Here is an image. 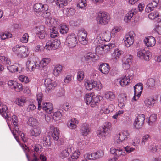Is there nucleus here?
I'll return each mask as SVG.
<instances>
[{
    "instance_id": "f257e3e1",
    "label": "nucleus",
    "mask_w": 161,
    "mask_h": 161,
    "mask_svg": "<svg viewBox=\"0 0 161 161\" xmlns=\"http://www.w3.org/2000/svg\"><path fill=\"white\" fill-rule=\"evenodd\" d=\"M110 19L109 14L106 12L100 11L98 13V23L99 25H105L108 24Z\"/></svg>"
},
{
    "instance_id": "f03ea898",
    "label": "nucleus",
    "mask_w": 161,
    "mask_h": 161,
    "mask_svg": "<svg viewBox=\"0 0 161 161\" xmlns=\"http://www.w3.org/2000/svg\"><path fill=\"white\" fill-rule=\"evenodd\" d=\"M38 59L34 56L29 58L27 61V68L30 71H33L35 69L39 68L38 63Z\"/></svg>"
},
{
    "instance_id": "7ed1b4c3",
    "label": "nucleus",
    "mask_w": 161,
    "mask_h": 161,
    "mask_svg": "<svg viewBox=\"0 0 161 161\" xmlns=\"http://www.w3.org/2000/svg\"><path fill=\"white\" fill-rule=\"evenodd\" d=\"M111 37V34L108 31L103 32L99 34L95 41V43L100 44L102 43L103 41H108Z\"/></svg>"
},
{
    "instance_id": "20e7f679",
    "label": "nucleus",
    "mask_w": 161,
    "mask_h": 161,
    "mask_svg": "<svg viewBox=\"0 0 161 161\" xmlns=\"http://www.w3.org/2000/svg\"><path fill=\"white\" fill-rule=\"evenodd\" d=\"M78 42L77 37L74 34H71L66 37L65 43L70 48L75 47Z\"/></svg>"
},
{
    "instance_id": "39448f33",
    "label": "nucleus",
    "mask_w": 161,
    "mask_h": 161,
    "mask_svg": "<svg viewBox=\"0 0 161 161\" xmlns=\"http://www.w3.org/2000/svg\"><path fill=\"white\" fill-rule=\"evenodd\" d=\"M111 123H107L103 127L101 128L97 131V136L99 137H103L108 134L111 130Z\"/></svg>"
},
{
    "instance_id": "423d86ee",
    "label": "nucleus",
    "mask_w": 161,
    "mask_h": 161,
    "mask_svg": "<svg viewBox=\"0 0 161 161\" xmlns=\"http://www.w3.org/2000/svg\"><path fill=\"white\" fill-rule=\"evenodd\" d=\"M134 93L133 99L136 101L140 97L142 92L143 89V85L142 83H139L135 85L134 87Z\"/></svg>"
},
{
    "instance_id": "0eeeda50",
    "label": "nucleus",
    "mask_w": 161,
    "mask_h": 161,
    "mask_svg": "<svg viewBox=\"0 0 161 161\" xmlns=\"http://www.w3.org/2000/svg\"><path fill=\"white\" fill-rule=\"evenodd\" d=\"M135 35L133 31H131L125 35V43L127 47H129L133 44Z\"/></svg>"
},
{
    "instance_id": "6e6552de",
    "label": "nucleus",
    "mask_w": 161,
    "mask_h": 161,
    "mask_svg": "<svg viewBox=\"0 0 161 161\" xmlns=\"http://www.w3.org/2000/svg\"><path fill=\"white\" fill-rule=\"evenodd\" d=\"M145 119V116L143 114L139 115L135 119L134 123V127L136 129L142 127Z\"/></svg>"
},
{
    "instance_id": "1a4fd4ad",
    "label": "nucleus",
    "mask_w": 161,
    "mask_h": 161,
    "mask_svg": "<svg viewBox=\"0 0 161 161\" xmlns=\"http://www.w3.org/2000/svg\"><path fill=\"white\" fill-rule=\"evenodd\" d=\"M59 43L57 39L50 40L46 43L45 48L49 50H55L58 48L59 47Z\"/></svg>"
},
{
    "instance_id": "9d476101",
    "label": "nucleus",
    "mask_w": 161,
    "mask_h": 161,
    "mask_svg": "<svg viewBox=\"0 0 161 161\" xmlns=\"http://www.w3.org/2000/svg\"><path fill=\"white\" fill-rule=\"evenodd\" d=\"M130 133L127 130H125L119 134L118 136L115 138V142L119 143L125 140H127L129 137Z\"/></svg>"
},
{
    "instance_id": "9b49d317",
    "label": "nucleus",
    "mask_w": 161,
    "mask_h": 161,
    "mask_svg": "<svg viewBox=\"0 0 161 161\" xmlns=\"http://www.w3.org/2000/svg\"><path fill=\"white\" fill-rule=\"evenodd\" d=\"M58 129L52 125L50 127V131L49 133L55 140L57 141L59 138Z\"/></svg>"
},
{
    "instance_id": "f8f14e48",
    "label": "nucleus",
    "mask_w": 161,
    "mask_h": 161,
    "mask_svg": "<svg viewBox=\"0 0 161 161\" xmlns=\"http://www.w3.org/2000/svg\"><path fill=\"white\" fill-rule=\"evenodd\" d=\"M48 7V6L47 4L43 5L40 3H36L33 7L34 10L37 14H41L43 11L44 10V8L47 9V8Z\"/></svg>"
},
{
    "instance_id": "ddd939ff",
    "label": "nucleus",
    "mask_w": 161,
    "mask_h": 161,
    "mask_svg": "<svg viewBox=\"0 0 161 161\" xmlns=\"http://www.w3.org/2000/svg\"><path fill=\"white\" fill-rule=\"evenodd\" d=\"M150 53L148 51H146L145 50H140L137 52V56L141 58H143L146 61L149 59Z\"/></svg>"
},
{
    "instance_id": "4468645a",
    "label": "nucleus",
    "mask_w": 161,
    "mask_h": 161,
    "mask_svg": "<svg viewBox=\"0 0 161 161\" xmlns=\"http://www.w3.org/2000/svg\"><path fill=\"white\" fill-rule=\"evenodd\" d=\"M42 107L43 110L48 113H51L53 109V106L50 103L43 102Z\"/></svg>"
},
{
    "instance_id": "2eb2a0df",
    "label": "nucleus",
    "mask_w": 161,
    "mask_h": 161,
    "mask_svg": "<svg viewBox=\"0 0 161 161\" xmlns=\"http://www.w3.org/2000/svg\"><path fill=\"white\" fill-rule=\"evenodd\" d=\"M8 108L6 105H3L1 109L0 108V114L2 116L7 120H9L11 119V117L8 114Z\"/></svg>"
},
{
    "instance_id": "dca6fc26",
    "label": "nucleus",
    "mask_w": 161,
    "mask_h": 161,
    "mask_svg": "<svg viewBox=\"0 0 161 161\" xmlns=\"http://www.w3.org/2000/svg\"><path fill=\"white\" fill-rule=\"evenodd\" d=\"M19 52L18 53V56L21 58H25L28 56V51L27 48L25 46H22L19 50Z\"/></svg>"
},
{
    "instance_id": "f3484780",
    "label": "nucleus",
    "mask_w": 161,
    "mask_h": 161,
    "mask_svg": "<svg viewBox=\"0 0 161 161\" xmlns=\"http://www.w3.org/2000/svg\"><path fill=\"white\" fill-rule=\"evenodd\" d=\"M146 45L148 47L153 46L156 43L155 38L153 36H150L146 38L144 40Z\"/></svg>"
},
{
    "instance_id": "a211bd4d",
    "label": "nucleus",
    "mask_w": 161,
    "mask_h": 161,
    "mask_svg": "<svg viewBox=\"0 0 161 161\" xmlns=\"http://www.w3.org/2000/svg\"><path fill=\"white\" fill-rule=\"evenodd\" d=\"M127 97L125 94H121L119 96L118 100L119 102L118 106L121 108L125 106V102L127 100Z\"/></svg>"
},
{
    "instance_id": "6ab92c4d",
    "label": "nucleus",
    "mask_w": 161,
    "mask_h": 161,
    "mask_svg": "<svg viewBox=\"0 0 161 161\" xmlns=\"http://www.w3.org/2000/svg\"><path fill=\"white\" fill-rule=\"evenodd\" d=\"M121 86L122 87L128 85L130 81V78H128L126 76H124L117 80Z\"/></svg>"
},
{
    "instance_id": "aec40b11",
    "label": "nucleus",
    "mask_w": 161,
    "mask_h": 161,
    "mask_svg": "<svg viewBox=\"0 0 161 161\" xmlns=\"http://www.w3.org/2000/svg\"><path fill=\"white\" fill-rule=\"evenodd\" d=\"M81 130L83 136H87L90 132V129L89 125L86 123L83 124L82 125Z\"/></svg>"
},
{
    "instance_id": "412c9836",
    "label": "nucleus",
    "mask_w": 161,
    "mask_h": 161,
    "mask_svg": "<svg viewBox=\"0 0 161 161\" xmlns=\"http://www.w3.org/2000/svg\"><path fill=\"white\" fill-rule=\"evenodd\" d=\"M99 70L103 73L108 74L109 71V67L108 64L103 63L99 68Z\"/></svg>"
},
{
    "instance_id": "4be33fe9",
    "label": "nucleus",
    "mask_w": 161,
    "mask_h": 161,
    "mask_svg": "<svg viewBox=\"0 0 161 161\" xmlns=\"http://www.w3.org/2000/svg\"><path fill=\"white\" fill-rule=\"evenodd\" d=\"M123 53L124 52L118 49H115L112 54V58L114 60H117Z\"/></svg>"
},
{
    "instance_id": "5701e85b",
    "label": "nucleus",
    "mask_w": 161,
    "mask_h": 161,
    "mask_svg": "<svg viewBox=\"0 0 161 161\" xmlns=\"http://www.w3.org/2000/svg\"><path fill=\"white\" fill-rule=\"evenodd\" d=\"M41 130L39 128L36 127L31 129L30 131V134L31 136L36 137L40 134Z\"/></svg>"
},
{
    "instance_id": "b1692460",
    "label": "nucleus",
    "mask_w": 161,
    "mask_h": 161,
    "mask_svg": "<svg viewBox=\"0 0 161 161\" xmlns=\"http://www.w3.org/2000/svg\"><path fill=\"white\" fill-rule=\"evenodd\" d=\"M50 36L52 38H55L58 35V32L55 27L52 26L50 29Z\"/></svg>"
},
{
    "instance_id": "393cba45",
    "label": "nucleus",
    "mask_w": 161,
    "mask_h": 161,
    "mask_svg": "<svg viewBox=\"0 0 161 161\" xmlns=\"http://www.w3.org/2000/svg\"><path fill=\"white\" fill-rule=\"evenodd\" d=\"M104 97L107 99L112 101L115 98V96L114 92L111 91H108L105 92Z\"/></svg>"
},
{
    "instance_id": "a878e982",
    "label": "nucleus",
    "mask_w": 161,
    "mask_h": 161,
    "mask_svg": "<svg viewBox=\"0 0 161 161\" xmlns=\"http://www.w3.org/2000/svg\"><path fill=\"white\" fill-rule=\"evenodd\" d=\"M26 102V99L25 97H21L16 98L15 103L19 106H23Z\"/></svg>"
},
{
    "instance_id": "bb28decb",
    "label": "nucleus",
    "mask_w": 161,
    "mask_h": 161,
    "mask_svg": "<svg viewBox=\"0 0 161 161\" xmlns=\"http://www.w3.org/2000/svg\"><path fill=\"white\" fill-rule=\"evenodd\" d=\"M96 54L94 53H88L86 54L84 57L85 60L88 61L93 59L95 60L97 59H96Z\"/></svg>"
},
{
    "instance_id": "cd10ccee",
    "label": "nucleus",
    "mask_w": 161,
    "mask_h": 161,
    "mask_svg": "<svg viewBox=\"0 0 161 161\" xmlns=\"http://www.w3.org/2000/svg\"><path fill=\"white\" fill-rule=\"evenodd\" d=\"M115 107L113 104H110L107 108H103L101 109L102 112L104 113L105 114H108L110 112H112L114 110Z\"/></svg>"
},
{
    "instance_id": "c85d7f7f",
    "label": "nucleus",
    "mask_w": 161,
    "mask_h": 161,
    "mask_svg": "<svg viewBox=\"0 0 161 161\" xmlns=\"http://www.w3.org/2000/svg\"><path fill=\"white\" fill-rule=\"evenodd\" d=\"M51 60L49 58H43L40 62L38 65L39 66V68H42L46 66L49 64Z\"/></svg>"
},
{
    "instance_id": "c756f323",
    "label": "nucleus",
    "mask_w": 161,
    "mask_h": 161,
    "mask_svg": "<svg viewBox=\"0 0 161 161\" xmlns=\"http://www.w3.org/2000/svg\"><path fill=\"white\" fill-rule=\"evenodd\" d=\"M62 69V67L60 65H56L53 69V73L55 76H58L61 73Z\"/></svg>"
},
{
    "instance_id": "7c9ffc66",
    "label": "nucleus",
    "mask_w": 161,
    "mask_h": 161,
    "mask_svg": "<svg viewBox=\"0 0 161 161\" xmlns=\"http://www.w3.org/2000/svg\"><path fill=\"white\" fill-rule=\"evenodd\" d=\"M105 53L109 52L111 49L115 47L114 43H110L108 45H104L102 46Z\"/></svg>"
},
{
    "instance_id": "2f4dec72",
    "label": "nucleus",
    "mask_w": 161,
    "mask_h": 161,
    "mask_svg": "<svg viewBox=\"0 0 161 161\" xmlns=\"http://www.w3.org/2000/svg\"><path fill=\"white\" fill-rule=\"evenodd\" d=\"M27 123L30 126L34 127H36L38 125V123L37 120L36 119L32 117L29 118Z\"/></svg>"
},
{
    "instance_id": "473e14b6",
    "label": "nucleus",
    "mask_w": 161,
    "mask_h": 161,
    "mask_svg": "<svg viewBox=\"0 0 161 161\" xmlns=\"http://www.w3.org/2000/svg\"><path fill=\"white\" fill-rule=\"evenodd\" d=\"M144 103L147 106L150 107L155 103V100L152 98L149 97L146 98L144 101Z\"/></svg>"
},
{
    "instance_id": "72a5a7b5",
    "label": "nucleus",
    "mask_w": 161,
    "mask_h": 161,
    "mask_svg": "<svg viewBox=\"0 0 161 161\" xmlns=\"http://www.w3.org/2000/svg\"><path fill=\"white\" fill-rule=\"evenodd\" d=\"M57 84L56 83H49V84L46 85V92L47 93H49L51 92V90L57 86Z\"/></svg>"
},
{
    "instance_id": "f704fd0d",
    "label": "nucleus",
    "mask_w": 161,
    "mask_h": 161,
    "mask_svg": "<svg viewBox=\"0 0 161 161\" xmlns=\"http://www.w3.org/2000/svg\"><path fill=\"white\" fill-rule=\"evenodd\" d=\"M93 95L92 93L86 94L84 97L85 101L87 105L90 104L92 100Z\"/></svg>"
},
{
    "instance_id": "c9c22d12",
    "label": "nucleus",
    "mask_w": 161,
    "mask_h": 161,
    "mask_svg": "<svg viewBox=\"0 0 161 161\" xmlns=\"http://www.w3.org/2000/svg\"><path fill=\"white\" fill-rule=\"evenodd\" d=\"M60 32L62 34H66L67 33L69 28L66 25H61L59 27Z\"/></svg>"
},
{
    "instance_id": "e433bc0d",
    "label": "nucleus",
    "mask_w": 161,
    "mask_h": 161,
    "mask_svg": "<svg viewBox=\"0 0 161 161\" xmlns=\"http://www.w3.org/2000/svg\"><path fill=\"white\" fill-rule=\"evenodd\" d=\"M43 98L42 94L41 93H39L37 95V100L38 101V109L40 110L42 108L41 103Z\"/></svg>"
},
{
    "instance_id": "4c0bfd02",
    "label": "nucleus",
    "mask_w": 161,
    "mask_h": 161,
    "mask_svg": "<svg viewBox=\"0 0 161 161\" xmlns=\"http://www.w3.org/2000/svg\"><path fill=\"white\" fill-rule=\"evenodd\" d=\"M51 15L50 11L47 8V9L44 8V11H43L41 14H39V15L42 16L45 18H47L49 17Z\"/></svg>"
},
{
    "instance_id": "58836bf2",
    "label": "nucleus",
    "mask_w": 161,
    "mask_h": 161,
    "mask_svg": "<svg viewBox=\"0 0 161 161\" xmlns=\"http://www.w3.org/2000/svg\"><path fill=\"white\" fill-rule=\"evenodd\" d=\"M68 3L67 0H57L56 3L57 5L59 6L60 8H63L64 6L67 5Z\"/></svg>"
},
{
    "instance_id": "ea45409f",
    "label": "nucleus",
    "mask_w": 161,
    "mask_h": 161,
    "mask_svg": "<svg viewBox=\"0 0 161 161\" xmlns=\"http://www.w3.org/2000/svg\"><path fill=\"white\" fill-rule=\"evenodd\" d=\"M95 160L102 158L104 155V153L102 150H99L96 152L93 153Z\"/></svg>"
},
{
    "instance_id": "a19ab883",
    "label": "nucleus",
    "mask_w": 161,
    "mask_h": 161,
    "mask_svg": "<svg viewBox=\"0 0 161 161\" xmlns=\"http://www.w3.org/2000/svg\"><path fill=\"white\" fill-rule=\"evenodd\" d=\"M0 60L4 64L9 65L11 64L10 59L4 56H0Z\"/></svg>"
},
{
    "instance_id": "79ce46f5",
    "label": "nucleus",
    "mask_w": 161,
    "mask_h": 161,
    "mask_svg": "<svg viewBox=\"0 0 161 161\" xmlns=\"http://www.w3.org/2000/svg\"><path fill=\"white\" fill-rule=\"evenodd\" d=\"M159 17V13L157 11L150 13L148 15L149 19L152 20L155 19L156 18Z\"/></svg>"
},
{
    "instance_id": "37998d69",
    "label": "nucleus",
    "mask_w": 161,
    "mask_h": 161,
    "mask_svg": "<svg viewBox=\"0 0 161 161\" xmlns=\"http://www.w3.org/2000/svg\"><path fill=\"white\" fill-rule=\"evenodd\" d=\"M92 86H93V88H95L96 90H99L102 88V84L99 82H97L96 81H95L94 80H92Z\"/></svg>"
},
{
    "instance_id": "c03bdc74",
    "label": "nucleus",
    "mask_w": 161,
    "mask_h": 161,
    "mask_svg": "<svg viewBox=\"0 0 161 161\" xmlns=\"http://www.w3.org/2000/svg\"><path fill=\"white\" fill-rule=\"evenodd\" d=\"M92 86H93V88H95L96 90H99L102 88V84L99 82H97L96 81H95L94 80H92Z\"/></svg>"
},
{
    "instance_id": "a18cd8bd",
    "label": "nucleus",
    "mask_w": 161,
    "mask_h": 161,
    "mask_svg": "<svg viewBox=\"0 0 161 161\" xmlns=\"http://www.w3.org/2000/svg\"><path fill=\"white\" fill-rule=\"evenodd\" d=\"M135 13L133 10H131L129 11L126 14V16L125 18V20L126 22H128L130 21V19L135 14Z\"/></svg>"
},
{
    "instance_id": "49530a36",
    "label": "nucleus",
    "mask_w": 161,
    "mask_h": 161,
    "mask_svg": "<svg viewBox=\"0 0 161 161\" xmlns=\"http://www.w3.org/2000/svg\"><path fill=\"white\" fill-rule=\"evenodd\" d=\"M62 116V114L59 111L55 112L53 114V118L55 121H58L60 119Z\"/></svg>"
},
{
    "instance_id": "de8ad7c7",
    "label": "nucleus",
    "mask_w": 161,
    "mask_h": 161,
    "mask_svg": "<svg viewBox=\"0 0 161 161\" xmlns=\"http://www.w3.org/2000/svg\"><path fill=\"white\" fill-rule=\"evenodd\" d=\"M157 115L155 114H152L149 117L148 123L150 125H151L157 119Z\"/></svg>"
},
{
    "instance_id": "09e8293b",
    "label": "nucleus",
    "mask_w": 161,
    "mask_h": 161,
    "mask_svg": "<svg viewBox=\"0 0 161 161\" xmlns=\"http://www.w3.org/2000/svg\"><path fill=\"white\" fill-rule=\"evenodd\" d=\"M79 154L78 153V152L75 151L74 152L71 157L68 158V161H75L79 157Z\"/></svg>"
},
{
    "instance_id": "8fccbe9b",
    "label": "nucleus",
    "mask_w": 161,
    "mask_h": 161,
    "mask_svg": "<svg viewBox=\"0 0 161 161\" xmlns=\"http://www.w3.org/2000/svg\"><path fill=\"white\" fill-rule=\"evenodd\" d=\"M7 68L11 72H14L18 71V67L15 65L7 66Z\"/></svg>"
},
{
    "instance_id": "3c124183",
    "label": "nucleus",
    "mask_w": 161,
    "mask_h": 161,
    "mask_svg": "<svg viewBox=\"0 0 161 161\" xmlns=\"http://www.w3.org/2000/svg\"><path fill=\"white\" fill-rule=\"evenodd\" d=\"M15 130L14 131L13 130L12 131L11 130L12 132V134H13V135L14 136V137L16 139V140L19 142L18 141V137L16 136L17 134H16V132L19 135L20 134V132H19V130L18 128V127L17 126V125H15Z\"/></svg>"
},
{
    "instance_id": "603ef678",
    "label": "nucleus",
    "mask_w": 161,
    "mask_h": 161,
    "mask_svg": "<svg viewBox=\"0 0 161 161\" xmlns=\"http://www.w3.org/2000/svg\"><path fill=\"white\" fill-rule=\"evenodd\" d=\"M84 77V72L82 71H78L77 74V79L80 81L82 80Z\"/></svg>"
},
{
    "instance_id": "864d4df0",
    "label": "nucleus",
    "mask_w": 161,
    "mask_h": 161,
    "mask_svg": "<svg viewBox=\"0 0 161 161\" xmlns=\"http://www.w3.org/2000/svg\"><path fill=\"white\" fill-rule=\"evenodd\" d=\"M96 52L98 54L100 55L105 53L102 47H100V46L96 48Z\"/></svg>"
},
{
    "instance_id": "5fc2aeb1",
    "label": "nucleus",
    "mask_w": 161,
    "mask_h": 161,
    "mask_svg": "<svg viewBox=\"0 0 161 161\" xmlns=\"http://www.w3.org/2000/svg\"><path fill=\"white\" fill-rule=\"evenodd\" d=\"M86 5V0H80L77 4V6L80 8L85 7Z\"/></svg>"
},
{
    "instance_id": "6e6d98bb",
    "label": "nucleus",
    "mask_w": 161,
    "mask_h": 161,
    "mask_svg": "<svg viewBox=\"0 0 161 161\" xmlns=\"http://www.w3.org/2000/svg\"><path fill=\"white\" fill-rule=\"evenodd\" d=\"M19 79L22 82L27 83L29 82V79L28 77L24 75H21L19 76Z\"/></svg>"
},
{
    "instance_id": "4d7b16f0",
    "label": "nucleus",
    "mask_w": 161,
    "mask_h": 161,
    "mask_svg": "<svg viewBox=\"0 0 161 161\" xmlns=\"http://www.w3.org/2000/svg\"><path fill=\"white\" fill-rule=\"evenodd\" d=\"M13 88L16 91L20 92L23 89L22 85V84L17 83V84L14 86Z\"/></svg>"
},
{
    "instance_id": "13d9d810",
    "label": "nucleus",
    "mask_w": 161,
    "mask_h": 161,
    "mask_svg": "<svg viewBox=\"0 0 161 161\" xmlns=\"http://www.w3.org/2000/svg\"><path fill=\"white\" fill-rule=\"evenodd\" d=\"M93 153H86L84 155V157L88 159L95 160Z\"/></svg>"
},
{
    "instance_id": "bf43d9fd",
    "label": "nucleus",
    "mask_w": 161,
    "mask_h": 161,
    "mask_svg": "<svg viewBox=\"0 0 161 161\" xmlns=\"http://www.w3.org/2000/svg\"><path fill=\"white\" fill-rule=\"evenodd\" d=\"M155 80L152 78H150L148 80L147 85L149 87H153L155 85Z\"/></svg>"
},
{
    "instance_id": "052dcab7",
    "label": "nucleus",
    "mask_w": 161,
    "mask_h": 161,
    "mask_svg": "<svg viewBox=\"0 0 161 161\" xmlns=\"http://www.w3.org/2000/svg\"><path fill=\"white\" fill-rule=\"evenodd\" d=\"M92 83V80H91L90 81H88L85 84L87 90H90L93 88Z\"/></svg>"
},
{
    "instance_id": "680f3d73",
    "label": "nucleus",
    "mask_w": 161,
    "mask_h": 161,
    "mask_svg": "<svg viewBox=\"0 0 161 161\" xmlns=\"http://www.w3.org/2000/svg\"><path fill=\"white\" fill-rule=\"evenodd\" d=\"M21 47L19 45H16L13 47L12 49V51L15 53L17 56H18V53L19 52V51L20 50V48Z\"/></svg>"
},
{
    "instance_id": "e2e57ef3",
    "label": "nucleus",
    "mask_w": 161,
    "mask_h": 161,
    "mask_svg": "<svg viewBox=\"0 0 161 161\" xmlns=\"http://www.w3.org/2000/svg\"><path fill=\"white\" fill-rule=\"evenodd\" d=\"M28 34L25 33L24 34L20 39V41L22 43H26L28 42Z\"/></svg>"
},
{
    "instance_id": "0e129e2a",
    "label": "nucleus",
    "mask_w": 161,
    "mask_h": 161,
    "mask_svg": "<svg viewBox=\"0 0 161 161\" xmlns=\"http://www.w3.org/2000/svg\"><path fill=\"white\" fill-rule=\"evenodd\" d=\"M42 146L39 144H36L34 146V151L37 153L41 152Z\"/></svg>"
},
{
    "instance_id": "69168bd1",
    "label": "nucleus",
    "mask_w": 161,
    "mask_h": 161,
    "mask_svg": "<svg viewBox=\"0 0 161 161\" xmlns=\"http://www.w3.org/2000/svg\"><path fill=\"white\" fill-rule=\"evenodd\" d=\"M149 136L148 135H146L142 137L141 144L142 145H144L145 144V142L148 139Z\"/></svg>"
},
{
    "instance_id": "338daca9",
    "label": "nucleus",
    "mask_w": 161,
    "mask_h": 161,
    "mask_svg": "<svg viewBox=\"0 0 161 161\" xmlns=\"http://www.w3.org/2000/svg\"><path fill=\"white\" fill-rule=\"evenodd\" d=\"M148 148L149 149L151 153L155 152L157 150V149L156 146L152 145H150Z\"/></svg>"
},
{
    "instance_id": "774afa93",
    "label": "nucleus",
    "mask_w": 161,
    "mask_h": 161,
    "mask_svg": "<svg viewBox=\"0 0 161 161\" xmlns=\"http://www.w3.org/2000/svg\"><path fill=\"white\" fill-rule=\"evenodd\" d=\"M36 35L37 36L41 39H44L46 35V32H38Z\"/></svg>"
}]
</instances>
